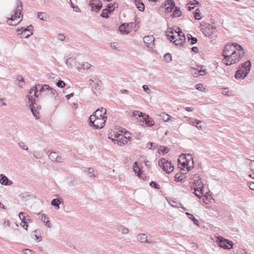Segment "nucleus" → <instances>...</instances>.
<instances>
[{
  "label": "nucleus",
  "instance_id": "nucleus-1",
  "mask_svg": "<svg viewBox=\"0 0 254 254\" xmlns=\"http://www.w3.org/2000/svg\"><path fill=\"white\" fill-rule=\"evenodd\" d=\"M245 52L244 49L242 51H236L230 54H223L224 60H225V64L230 65L238 63L244 57Z\"/></svg>",
  "mask_w": 254,
  "mask_h": 254
},
{
  "label": "nucleus",
  "instance_id": "nucleus-2",
  "mask_svg": "<svg viewBox=\"0 0 254 254\" xmlns=\"http://www.w3.org/2000/svg\"><path fill=\"white\" fill-rule=\"evenodd\" d=\"M89 126L94 129H98L103 128L106 122L107 117L97 118L90 116L89 118Z\"/></svg>",
  "mask_w": 254,
  "mask_h": 254
},
{
  "label": "nucleus",
  "instance_id": "nucleus-3",
  "mask_svg": "<svg viewBox=\"0 0 254 254\" xmlns=\"http://www.w3.org/2000/svg\"><path fill=\"white\" fill-rule=\"evenodd\" d=\"M251 62L250 60H248L244 63L241 64L240 68L244 69V71H243L239 69L236 71L235 76L236 78H241L244 75L243 78L246 77L251 70Z\"/></svg>",
  "mask_w": 254,
  "mask_h": 254
},
{
  "label": "nucleus",
  "instance_id": "nucleus-4",
  "mask_svg": "<svg viewBox=\"0 0 254 254\" xmlns=\"http://www.w3.org/2000/svg\"><path fill=\"white\" fill-rule=\"evenodd\" d=\"M158 165L163 171L167 174L171 173L174 170V165L171 161L162 158L158 161Z\"/></svg>",
  "mask_w": 254,
  "mask_h": 254
},
{
  "label": "nucleus",
  "instance_id": "nucleus-5",
  "mask_svg": "<svg viewBox=\"0 0 254 254\" xmlns=\"http://www.w3.org/2000/svg\"><path fill=\"white\" fill-rule=\"evenodd\" d=\"M27 97L28 99L29 103V107L30 108L31 111L32 113L33 116L36 119L38 120L40 118L39 110L41 109L40 106L39 107L37 106L36 107L35 105H36V101L35 100H32V96L29 95L27 96Z\"/></svg>",
  "mask_w": 254,
  "mask_h": 254
},
{
  "label": "nucleus",
  "instance_id": "nucleus-6",
  "mask_svg": "<svg viewBox=\"0 0 254 254\" xmlns=\"http://www.w3.org/2000/svg\"><path fill=\"white\" fill-rule=\"evenodd\" d=\"M242 50H243L242 46L237 43H233L231 44H227L223 51L222 56H223V54H230V53H234L236 51Z\"/></svg>",
  "mask_w": 254,
  "mask_h": 254
},
{
  "label": "nucleus",
  "instance_id": "nucleus-7",
  "mask_svg": "<svg viewBox=\"0 0 254 254\" xmlns=\"http://www.w3.org/2000/svg\"><path fill=\"white\" fill-rule=\"evenodd\" d=\"M218 241L220 247L224 249H230L233 248L234 245L232 241L222 237H218Z\"/></svg>",
  "mask_w": 254,
  "mask_h": 254
},
{
  "label": "nucleus",
  "instance_id": "nucleus-8",
  "mask_svg": "<svg viewBox=\"0 0 254 254\" xmlns=\"http://www.w3.org/2000/svg\"><path fill=\"white\" fill-rule=\"evenodd\" d=\"M16 4L17 7L14 11V15H12L10 18L8 19V20L11 21V22L16 19L19 20L20 18V15L22 10V3L19 0H17Z\"/></svg>",
  "mask_w": 254,
  "mask_h": 254
},
{
  "label": "nucleus",
  "instance_id": "nucleus-9",
  "mask_svg": "<svg viewBox=\"0 0 254 254\" xmlns=\"http://www.w3.org/2000/svg\"><path fill=\"white\" fill-rule=\"evenodd\" d=\"M89 5L93 12H98L102 7V3L100 0H92L89 1Z\"/></svg>",
  "mask_w": 254,
  "mask_h": 254
},
{
  "label": "nucleus",
  "instance_id": "nucleus-10",
  "mask_svg": "<svg viewBox=\"0 0 254 254\" xmlns=\"http://www.w3.org/2000/svg\"><path fill=\"white\" fill-rule=\"evenodd\" d=\"M175 6V3L173 0H166L164 3H162L161 7L165 9L166 13L171 12L173 8Z\"/></svg>",
  "mask_w": 254,
  "mask_h": 254
},
{
  "label": "nucleus",
  "instance_id": "nucleus-11",
  "mask_svg": "<svg viewBox=\"0 0 254 254\" xmlns=\"http://www.w3.org/2000/svg\"><path fill=\"white\" fill-rule=\"evenodd\" d=\"M49 159L52 161H56L59 163L64 162V159L62 156L58 154L55 152H52L49 155Z\"/></svg>",
  "mask_w": 254,
  "mask_h": 254
},
{
  "label": "nucleus",
  "instance_id": "nucleus-12",
  "mask_svg": "<svg viewBox=\"0 0 254 254\" xmlns=\"http://www.w3.org/2000/svg\"><path fill=\"white\" fill-rule=\"evenodd\" d=\"M106 109L104 108L101 107L97 109L91 116H93L97 118H104L107 117L106 116Z\"/></svg>",
  "mask_w": 254,
  "mask_h": 254
},
{
  "label": "nucleus",
  "instance_id": "nucleus-13",
  "mask_svg": "<svg viewBox=\"0 0 254 254\" xmlns=\"http://www.w3.org/2000/svg\"><path fill=\"white\" fill-rule=\"evenodd\" d=\"M154 38L152 35L145 36L143 38V41L147 47H150L154 43Z\"/></svg>",
  "mask_w": 254,
  "mask_h": 254
},
{
  "label": "nucleus",
  "instance_id": "nucleus-14",
  "mask_svg": "<svg viewBox=\"0 0 254 254\" xmlns=\"http://www.w3.org/2000/svg\"><path fill=\"white\" fill-rule=\"evenodd\" d=\"M0 184L4 186H10L12 184V182L3 174L0 175Z\"/></svg>",
  "mask_w": 254,
  "mask_h": 254
},
{
  "label": "nucleus",
  "instance_id": "nucleus-15",
  "mask_svg": "<svg viewBox=\"0 0 254 254\" xmlns=\"http://www.w3.org/2000/svg\"><path fill=\"white\" fill-rule=\"evenodd\" d=\"M38 215L39 216V219H40L41 221H43L48 227H51V225L50 223V222L48 220V218L47 217L46 214L39 212L38 213Z\"/></svg>",
  "mask_w": 254,
  "mask_h": 254
},
{
  "label": "nucleus",
  "instance_id": "nucleus-16",
  "mask_svg": "<svg viewBox=\"0 0 254 254\" xmlns=\"http://www.w3.org/2000/svg\"><path fill=\"white\" fill-rule=\"evenodd\" d=\"M128 24L126 23H122L119 27V31L123 34H128L130 31L127 29Z\"/></svg>",
  "mask_w": 254,
  "mask_h": 254
},
{
  "label": "nucleus",
  "instance_id": "nucleus-17",
  "mask_svg": "<svg viewBox=\"0 0 254 254\" xmlns=\"http://www.w3.org/2000/svg\"><path fill=\"white\" fill-rule=\"evenodd\" d=\"M35 88L37 90V92L39 91L40 93H41L45 92L46 90H48V89H50V86L47 84H37L35 86Z\"/></svg>",
  "mask_w": 254,
  "mask_h": 254
},
{
  "label": "nucleus",
  "instance_id": "nucleus-18",
  "mask_svg": "<svg viewBox=\"0 0 254 254\" xmlns=\"http://www.w3.org/2000/svg\"><path fill=\"white\" fill-rule=\"evenodd\" d=\"M137 239L141 243H152V241H149L145 234H140L137 236Z\"/></svg>",
  "mask_w": 254,
  "mask_h": 254
},
{
  "label": "nucleus",
  "instance_id": "nucleus-19",
  "mask_svg": "<svg viewBox=\"0 0 254 254\" xmlns=\"http://www.w3.org/2000/svg\"><path fill=\"white\" fill-rule=\"evenodd\" d=\"M134 2L138 10L141 12L144 10L145 6L142 0H134Z\"/></svg>",
  "mask_w": 254,
  "mask_h": 254
},
{
  "label": "nucleus",
  "instance_id": "nucleus-20",
  "mask_svg": "<svg viewBox=\"0 0 254 254\" xmlns=\"http://www.w3.org/2000/svg\"><path fill=\"white\" fill-rule=\"evenodd\" d=\"M76 63V60L75 58H68L66 60V64L67 66L71 68L74 65H75V64Z\"/></svg>",
  "mask_w": 254,
  "mask_h": 254
},
{
  "label": "nucleus",
  "instance_id": "nucleus-21",
  "mask_svg": "<svg viewBox=\"0 0 254 254\" xmlns=\"http://www.w3.org/2000/svg\"><path fill=\"white\" fill-rule=\"evenodd\" d=\"M174 31L176 33L178 34L179 38H181L183 40L186 41V37L185 34L182 31L181 28L178 26H176L174 28Z\"/></svg>",
  "mask_w": 254,
  "mask_h": 254
},
{
  "label": "nucleus",
  "instance_id": "nucleus-22",
  "mask_svg": "<svg viewBox=\"0 0 254 254\" xmlns=\"http://www.w3.org/2000/svg\"><path fill=\"white\" fill-rule=\"evenodd\" d=\"M189 163V161L187 159H186L185 161H184L182 163L183 167L184 168L186 167L188 172L191 170V169L193 168V161H191V165H190Z\"/></svg>",
  "mask_w": 254,
  "mask_h": 254
},
{
  "label": "nucleus",
  "instance_id": "nucleus-23",
  "mask_svg": "<svg viewBox=\"0 0 254 254\" xmlns=\"http://www.w3.org/2000/svg\"><path fill=\"white\" fill-rule=\"evenodd\" d=\"M133 170L134 173L137 174V176L139 177H141V169L139 167V166L137 165V163L136 162H135L133 166Z\"/></svg>",
  "mask_w": 254,
  "mask_h": 254
},
{
  "label": "nucleus",
  "instance_id": "nucleus-24",
  "mask_svg": "<svg viewBox=\"0 0 254 254\" xmlns=\"http://www.w3.org/2000/svg\"><path fill=\"white\" fill-rule=\"evenodd\" d=\"M185 175L182 173H177L175 176V181L176 182H184Z\"/></svg>",
  "mask_w": 254,
  "mask_h": 254
},
{
  "label": "nucleus",
  "instance_id": "nucleus-25",
  "mask_svg": "<svg viewBox=\"0 0 254 254\" xmlns=\"http://www.w3.org/2000/svg\"><path fill=\"white\" fill-rule=\"evenodd\" d=\"M175 10L173 11L172 16L174 17H180L181 16L182 14V11L180 10V8L177 6H175Z\"/></svg>",
  "mask_w": 254,
  "mask_h": 254
},
{
  "label": "nucleus",
  "instance_id": "nucleus-26",
  "mask_svg": "<svg viewBox=\"0 0 254 254\" xmlns=\"http://www.w3.org/2000/svg\"><path fill=\"white\" fill-rule=\"evenodd\" d=\"M187 39L188 41L190 42L191 45H194L197 42V39L192 37L190 34L187 35Z\"/></svg>",
  "mask_w": 254,
  "mask_h": 254
},
{
  "label": "nucleus",
  "instance_id": "nucleus-27",
  "mask_svg": "<svg viewBox=\"0 0 254 254\" xmlns=\"http://www.w3.org/2000/svg\"><path fill=\"white\" fill-rule=\"evenodd\" d=\"M47 91L49 93V94L52 96V97L54 98L55 100H57V97H58V93L55 89H53L50 86V89H48Z\"/></svg>",
  "mask_w": 254,
  "mask_h": 254
},
{
  "label": "nucleus",
  "instance_id": "nucleus-28",
  "mask_svg": "<svg viewBox=\"0 0 254 254\" xmlns=\"http://www.w3.org/2000/svg\"><path fill=\"white\" fill-rule=\"evenodd\" d=\"M61 201L58 198H54L51 201V205L57 208V209H59V205Z\"/></svg>",
  "mask_w": 254,
  "mask_h": 254
},
{
  "label": "nucleus",
  "instance_id": "nucleus-29",
  "mask_svg": "<svg viewBox=\"0 0 254 254\" xmlns=\"http://www.w3.org/2000/svg\"><path fill=\"white\" fill-rule=\"evenodd\" d=\"M200 190H198L195 188L194 189V194L195 195L198 197L199 198H201V195L203 193V187H200Z\"/></svg>",
  "mask_w": 254,
  "mask_h": 254
},
{
  "label": "nucleus",
  "instance_id": "nucleus-30",
  "mask_svg": "<svg viewBox=\"0 0 254 254\" xmlns=\"http://www.w3.org/2000/svg\"><path fill=\"white\" fill-rule=\"evenodd\" d=\"M91 66V64L88 63H85L81 64L80 66H77V68L78 70H80L81 69H87Z\"/></svg>",
  "mask_w": 254,
  "mask_h": 254
},
{
  "label": "nucleus",
  "instance_id": "nucleus-31",
  "mask_svg": "<svg viewBox=\"0 0 254 254\" xmlns=\"http://www.w3.org/2000/svg\"><path fill=\"white\" fill-rule=\"evenodd\" d=\"M107 10H108V12L109 13H111L115 10L114 4L112 3H108L106 5V7L105 8Z\"/></svg>",
  "mask_w": 254,
  "mask_h": 254
},
{
  "label": "nucleus",
  "instance_id": "nucleus-32",
  "mask_svg": "<svg viewBox=\"0 0 254 254\" xmlns=\"http://www.w3.org/2000/svg\"><path fill=\"white\" fill-rule=\"evenodd\" d=\"M37 17L40 19L45 21L47 18V14L45 12H38L37 14Z\"/></svg>",
  "mask_w": 254,
  "mask_h": 254
},
{
  "label": "nucleus",
  "instance_id": "nucleus-33",
  "mask_svg": "<svg viewBox=\"0 0 254 254\" xmlns=\"http://www.w3.org/2000/svg\"><path fill=\"white\" fill-rule=\"evenodd\" d=\"M67 2L70 3L71 7L75 11L77 12L80 11L79 7L77 5H74L73 3L71 1V0H67Z\"/></svg>",
  "mask_w": 254,
  "mask_h": 254
},
{
  "label": "nucleus",
  "instance_id": "nucleus-34",
  "mask_svg": "<svg viewBox=\"0 0 254 254\" xmlns=\"http://www.w3.org/2000/svg\"><path fill=\"white\" fill-rule=\"evenodd\" d=\"M185 41V40H183V39H182L181 38H178L175 40H174L173 43H174L177 46H181Z\"/></svg>",
  "mask_w": 254,
  "mask_h": 254
},
{
  "label": "nucleus",
  "instance_id": "nucleus-35",
  "mask_svg": "<svg viewBox=\"0 0 254 254\" xmlns=\"http://www.w3.org/2000/svg\"><path fill=\"white\" fill-rule=\"evenodd\" d=\"M164 60L167 63H169L172 61V55L170 53L166 54L164 57Z\"/></svg>",
  "mask_w": 254,
  "mask_h": 254
},
{
  "label": "nucleus",
  "instance_id": "nucleus-36",
  "mask_svg": "<svg viewBox=\"0 0 254 254\" xmlns=\"http://www.w3.org/2000/svg\"><path fill=\"white\" fill-rule=\"evenodd\" d=\"M118 231L122 232L123 234H127L128 233V229L122 226L119 227Z\"/></svg>",
  "mask_w": 254,
  "mask_h": 254
},
{
  "label": "nucleus",
  "instance_id": "nucleus-37",
  "mask_svg": "<svg viewBox=\"0 0 254 254\" xmlns=\"http://www.w3.org/2000/svg\"><path fill=\"white\" fill-rule=\"evenodd\" d=\"M108 13H109L108 12V10H107L106 9L104 8V9H103L102 12L101 13L100 16L102 17H103V18H108L109 17V15H108Z\"/></svg>",
  "mask_w": 254,
  "mask_h": 254
},
{
  "label": "nucleus",
  "instance_id": "nucleus-38",
  "mask_svg": "<svg viewBox=\"0 0 254 254\" xmlns=\"http://www.w3.org/2000/svg\"><path fill=\"white\" fill-rule=\"evenodd\" d=\"M90 82V85L92 88V89H97V87H98L99 86V84L98 83H93L94 82V81L90 79L89 81Z\"/></svg>",
  "mask_w": 254,
  "mask_h": 254
},
{
  "label": "nucleus",
  "instance_id": "nucleus-39",
  "mask_svg": "<svg viewBox=\"0 0 254 254\" xmlns=\"http://www.w3.org/2000/svg\"><path fill=\"white\" fill-rule=\"evenodd\" d=\"M203 33L205 35L206 37H208L210 39L212 38V34L213 32L209 30H205L204 31H203Z\"/></svg>",
  "mask_w": 254,
  "mask_h": 254
},
{
  "label": "nucleus",
  "instance_id": "nucleus-40",
  "mask_svg": "<svg viewBox=\"0 0 254 254\" xmlns=\"http://www.w3.org/2000/svg\"><path fill=\"white\" fill-rule=\"evenodd\" d=\"M149 185L152 188H155L156 189L159 190L160 189V186L158 184H157L156 182H154V181H151L149 183Z\"/></svg>",
  "mask_w": 254,
  "mask_h": 254
},
{
  "label": "nucleus",
  "instance_id": "nucleus-41",
  "mask_svg": "<svg viewBox=\"0 0 254 254\" xmlns=\"http://www.w3.org/2000/svg\"><path fill=\"white\" fill-rule=\"evenodd\" d=\"M202 124H203V122L202 121L196 119L194 120L191 122V124L192 126H195L196 127H197V125Z\"/></svg>",
  "mask_w": 254,
  "mask_h": 254
},
{
  "label": "nucleus",
  "instance_id": "nucleus-42",
  "mask_svg": "<svg viewBox=\"0 0 254 254\" xmlns=\"http://www.w3.org/2000/svg\"><path fill=\"white\" fill-rule=\"evenodd\" d=\"M17 80L19 81L18 86L20 87H22V83L24 82V78L21 76H18L17 78Z\"/></svg>",
  "mask_w": 254,
  "mask_h": 254
},
{
  "label": "nucleus",
  "instance_id": "nucleus-43",
  "mask_svg": "<svg viewBox=\"0 0 254 254\" xmlns=\"http://www.w3.org/2000/svg\"><path fill=\"white\" fill-rule=\"evenodd\" d=\"M18 146L23 150H28V147L26 144L23 142H20L18 143Z\"/></svg>",
  "mask_w": 254,
  "mask_h": 254
},
{
  "label": "nucleus",
  "instance_id": "nucleus-44",
  "mask_svg": "<svg viewBox=\"0 0 254 254\" xmlns=\"http://www.w3.org/2000/svg\"><path fill=\"white\" fill-rule=\"evenodd\" d=\"M200 14H201V13L199 12V10L198 8H197L195 12L194 13V17L195 19L196 20L201 19V17L200 16Z\"/></svg>",
  "mask_w": 254,
  "mask_h": 254
},
{
  "label": "nucleus",
  "instance_id": "nucleus-45",
  "mask_svg": "<svg viewBox=\"0 0 254 254\" xmlns=\"http://www.w3.org/2000/svg\"><path fill=\"white\" fill-rule=\"evenodd\" d=\"M145 124L147 127H152L154 125V122L152 119L149 117V118L147 120Z\"/></svg>",
  "mask_w": 254,
  "mask_h": 254
},
{
  "label": "nucleus",
  "instance_id": "nucleus-46",
  "mask_svg": "<svg viewBox=\"0 0 254 254\" xmlns=\"http://www.w3.org/2000/svg\"><path fill=\"white\" fill-rule=\"evenodd\" d=\"M139 117H142V122L146 123L147 120L149 118V116L146 115L142 112H140V115H138Z\"/></svg>",
  "mask_w": 254,
  "mask_h": 254
},
{
  "label": "nucleus",
  "instance_id": "nucleus-47",
  "mask_svg": "<svg viewBox=\"0 0 254 254\" xmlns=\"http://www.w3.org/2000/svg\"><path fill=\"white\" fill-rule=\"evenodd\" d=\"M28 31L26 29V28L25 27H22L20 29H18L17 30V32H18V34L19 35H25V33L26 32Z\"/></svg>",
  "mask_w": 254,
  "mask_h": 254
},
{
  "label": "nucleus",
  "instance_id": "nucleus-48",
  "mask_svg": "<svg viewBox=\"0 0 254 254\" xmlns=\"http://www.w3.org/2000/svg\"><path fill=\"white\" fill-rule=\"evenodd\" d=\"M56 85L60 88H64L65 86V83L64 81L60 80L56 83Z\"/></svg>",
  "mask_w": 254,
  "mask_h": 254
},
{
  "label": "nucleus",
  "instance_id": "nucleus-49",
  "mask_svg": "<svg viewBox=\"0 0 254 254\" xmlns=\"http://www.w3.org/2000/svg\"><path fill=\"white\" fill-rule=\"evenodd\" d=\"M33 93H34V95L35 97H38V95L37 94V90H36L35 88V86L31 88L30 91H29V93L30 94H32Z\"/></svg>",
  "mask_w": 254,
  "mask_h": 254
},
{
  "label": "nucleus",
  "instance_id": "nucleus-50",
  "mask_svg": "<svg viewBox=\"0 0 254 254\" xmlns=\"http://www.w3.org/2000/svg\"><path fill=\"white\" fill-rule=\"evenodd\" d=\"M25 217H28V215H26V213L23 212H21L19 213V219L21 220V222H22V218H23V220H25L24 219H25Z\"/></svg>",
  "mask_w": 254,
  "mask_h": 254
},
{
  "label": "nucleus",
  "instance_id": "nucleus-51",
  "mask_svg": "<svg viewBox=\"0 0 254 254\" xmlns=\"http://www.w3.org/2000/svg\"><path fill=\"white\" fill-rule=\"evenodd\" d=\"M189 218L193 221L194 224H195L197 226H199L198 220L195 217H194L193 215V217H189Z\"/></svg>",
  "mask_w": 254,
  "mask_h": 254
},
{
  "label": "nucleus",
  "instance_id": "nucleus-52",
  "mask_svg": "<svg viewBox=\"0 0 254 254\" xmlns=\"http://www.w3.org/2000/svg\"><path fill=\"white\" fill-rule=\"evenodd\" d=\"M143 90L144 92H145L147 93H150V89L148 88V86L146 85H143L142 86Z\"/></svg>",
  "mask_w": 254,
  "mask_h": 254
},
{
  "label": "nucleus",
  "instance_id": "nucleus-53",
  "mask_svg": "<svg viewBox=\"0 0 254 254\" xmlns=\"http://www.w3.org/2000/svg\"><path fill=\"white\" fill-rule=\"evenodd\" d=\"M204 66L202 65H201V69L200 70H198V71L199 73H200V75H203L206 74V70L205 69H203V67Z\"/></svg>",
  "mask_w": 254,
  "mask_h": 254
},
{
  "label": "nucleus",
  "instance_id": "nucleus-54",
  "mask_svg": "<svg viewBox=\"0 0 254 254\" xmlns=\"http://www.w3.org/2000/svg\"><path fill=\"white\" fill-rule=\"evenodd\" d=\"M93 172H94V170L92 168H89L88 169V171H87V172H88V174L89 175H90V176L91 177H95V176L94 175V174H93Z\"/></svg>",
  "mask_w": 254,
  "mask_h": 254
},
{
  "label": "nucleus",
  "instance_id": "nucleus-55",
  "mask_svg": "<svg viewBox=\"0 0 254 254\" xmlns=\"http://www.w3.org/2000/svg\"><path fill=\"white\" fill-rule=\"evenodd\" d=\"M37 232L38 230H36L33 231V232L35 233V236L36 237V240H38V241H40L42 240V236H38L37 235Z\"/></svg>",
  "mask_w": 254,
  "mask_h": 254
},
{
  "label": "nucleus",
  "instance_id": "nucleus-56",
  "mask_svg": "<svg viewBox=\"0 0 254 254\" xmlns=\"http://www.w3.org/2000/svg\"><path fill=\"white\" fill-rule=\"evenodd\" d=\"M22 20V19H20V20H18V19H16L14 21H13L12 22H11V21H10V23H9V24L10 25H16L17 24H18Z\"/></svg>",
  "mask_w": 254,
  "mask_h": 254
},
{
  "label": "nucleus",
  "instance_id": "nucleus-57",
  "mask_svg": "<svg viewBox=\"0 0 254 254\" xmlns=\"http://www.w3.org/2000/svg\"><path fill=\"white\" fill-rule=\"evenodd\" d=\"M124 138V139H126V137H124L123 136H122V138H121V139H118V141H116V143L119 145H120L121 146L122 144H124V139H123L122 138Z\"/></svg>",
  "mask_w": 254,
  "mask_h": 254
},
{
  "label": "nucleus",
  "instance_id": "nucleus-58",
  "mask_svg": "<svg viewBox=\"0 0 254 254\" xmlns=\"http://www.w3.org/2000/svg\"><path fill=\"white\" fill-rule=\"evenodd\" d=\"M166 36L168 38V39H169L171 42H173V40L175 38V36L174 35H170L169 34H166Z\"/></svg>",
  "mask_w": 254,
  "mask_h": 254
},
{
  "label": "nucleus",
  "instance_id": "nucleus-59",
  "mask_svg": "<svg viewBox=\"0 0 254 254\" xmlns=\"http://www.w3.org/2000/svg\"><path fill=\"white\" fill-rule=\"evenodd\" d=\"M171 118V116L168 114H165L164 116L163 117V119L165 122H168L170 120V118Z\"/></svg>",
  "mask_w": 254,
  "mask_h": 254
},
{
  "label": "nucleus",
  "instance_id": "nucleus-60",
  "mask_svg": "<svg viewBox=\"0 0 254 254\" xmlns=\"http://www.w3.org/2000/svg\"><path fill=\"white\" fill-rule=\"evenodd\" d=\"M169 149L167 147H163V149H161L159 150L160 152H161L163 154H166L168 152Z\"/></svg>",
  "mask_w": 254,
  "mask_h": 254
},
{
  "label": "nucleus",
  "instance_id": "nucleus-61",
  "mask_svg": "<svg viewBox=\"0 0 254 254\" xmlns=\"http://www.w3.org/2000/svg\"><path fill=\"white\" fill-rule=\"evenodd\" d=\"M34 156L36 158H37V159H39V158H41L42 157V155H41V154L37 151V152H34Z\"/></svg>",
  "mask_w": 254,
  "mask_h": 254
},
{
  "label": "nucleus",
  "instance_id": "nucleus-62",
  "mask_svg": "<svg viewBox=\"0 0 254 254\" xmlns=\"http://www.w3.org/2000/svg\"><path fill=\"white\" fill-rule=\"evenodd\" d=\"M195 88L198 90L201 91H202L203 86V85L202 84L199 83V84H197L195 85Z\"/></svg>",
  "mask_w": 254,
  "mask_h": 254
},
{
  "label": "nucleus",
  "instance_id": "nucleus-63",
  "mask_svg": "<svg viewBox=\"0 0 254 254\" xmlns=\"http://www.w3.org/2000/svg\"><path fill=\"white\" fill-rule=\"evenodd\" d=\"M24 254H33L34 252L29 249H25L23 250Z\"/></svg>",
  "mask_w": 254,
  "mask_h": 254
},
{
  "label": "nucleus",
  "instance_id": "nucleus-64",
  "mask_svg": "<svg viewBox=\"0 0 254 254\" xmlns=\"http://www.w3.org/2000/svg\"><path fill=\"white\" fill-rule=\"evenodd\" d=\"M77 183L74 180L70 181L69 183V186L72 187H75L77 186Z\"/></svg>",
  "mask_w": 254,
  "mask_h": 254
}]
</instances>
